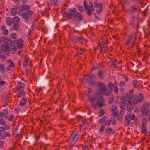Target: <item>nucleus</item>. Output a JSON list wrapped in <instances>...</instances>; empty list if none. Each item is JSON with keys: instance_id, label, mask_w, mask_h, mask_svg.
I'll use <instances>...</instances> for the list:
<instances>
[{"instance_id": "e433bc0d", "label": "nucleus", "mask_w": 150, "mask_h": 150, "mask_svg": "<svg viewBox=\"0 0 150 150\" xmlns=\"http://www.w3.org/2000/svg\"><path fill=\"white\" fill-rule=\"evenodd\" d=\"M111 121L110 120H106L105 123V125L107 126L109 125L111 123Z\"/></svg>"}, {"instance_id": "6e6d98bb", "label": "nucleus", "mask_w": 150, "mask_h": 150, "mask_svg": "<svg viewBox=\"0 0 150 150\" xmlns=\"http://www.w3.org/2000/svg\"><path fill=\"white\" fill-rule=\"evenodd\" d=\"M104 127L103 125H102L101 126V127L100 128V132H103L104 131Z\"/></svg>"}, {"instance_id": "58836bf2", "label": "nucleus", "mask_w": 150, "mask_h": 150, "mask_svg": "<svg viewBox=\"0 0 150 150\" xmlns=\"http://www.w3.org/2000/svg\"><path fill=\"white\" fill-rule=\"evenodd\" d=\"M17 37V35L16 33H13L11 35V37L13 39H15Z\"/></svg>"}, {"instance_id": "0eeeda50", "label": "nucleus", "mask_w": 150, "mask_h": 150, "mask_svg": "<svg viewBox=\"0 0 150 150\" xmlns=\"http://www.w3.org/2000/svg\"><path fill=\"white\" fill-rule=\"evenodd\" d=\"M94 5L96 8L97 13L98 14L100 13L103 11V7L101 3L99 2H97V1L96 0L94 2Z\"/></svg>"}, {"instance_id": "20e7f679", "label": "nucleus", "mask_w": 150, "mask_h": 150, "mask_svg": "<svg viewBox=\"0 0 150 150\" xmlns=\"http://www.w3.org/2000/svg\"><path fill=\"white\" fill-rule=\"evenodd\" d=\"M149 103L147 102H145L143 105L142 110L143 115L147 116L150 113V108L148 109Z\"/></svg>"}, {"instance_id": "e2e57ef3", "label": "nucleus", "mask_w": 150, "mask_h": 150, "mask_svg": "<svg viewBox=\"0 0 150 150\" xmlns=\"http://www.w3.org/2000/svg\"><path fill=\"white\" fill-rule=\"evenodd\" d=\"M1 29L2 30H4L6 29V27L4 26H3L1 27Z\"/></svg>"}, {"instance_id": "2eb2a0df", "label": "nucleus", "mask_w": 150, "mask_h": 150, "mask_svg": "<svg viewBox=\"0 0 150 150\" xmlns=\"http://www.w3.org/2000/svg\"><path fill=\"white\" fill-rule=\"evenodd\" d=\"M74 18L77 21H81L83 18V15L77 12Z\"/></svg>"}, {"instance_id": "a18cd8bd", "label": "nucleus", "mask_w": 150, "mask_h": 150, "mask_svg": "<svg viewBox=\"0 0 150 150\" xmlns=\"http://www.w3.org/2000/svg\"><path fill=\"white\" fill-rule=\"evenodd\" d=\"M27 65V61L26 60H24L23 63V66L24 67H26Z\"/></svg>"}, {"instance_id": "37998d69", "label": "nucleus", "mask_w": 150, "mask_h": 150, "mask_svg": "<svg viewBox=\"0 0 150 150\" xmlns=\"http://www.w3.org/2000/svg\"><path fill=\"white\" fill-rule=\"evenodd\" d=\"M105 117H104L102 119L100 120H99V123H100V124L103 123L104 122V121L105 120Z\"/></svg>"}, {"instance_id": "6ab92c4d", "label": "nucleus", "mask_w": 150, "mask_h": 150, "mask_svg": "<svg viewBox=\"0 0 150 150\" xmlns=\"http://www.w3.org/2000/svg\"><path fill=\"white\" fill-rule=\"evenodd\" d=\"M105 42L102 41V42L100 43V47L102 49V51L105 53L107 49L106 48V46L105 45Z\"/></svg>"}, {"instance_id": "2f4dec72", "label": "nucleus", "mask_w": 150, "mask_h": 150, "mask_svg": "<svg viewBox=\"0 0 150 150\" xmlns=\"http://www.w3.org/2000/svg\"><path fill=\"white\" fill-rule=\"evenodd\" d=\"M7 62L9 65L8 66H10V67H11L13 68L14 67V65L12 61L11 60H7Z\"/></svg>"}, {"instance_id": "3c124183", "label": "nucleus", "mask_w": 150, "mask_h": 150, "mask_svg": "<svg viewBox=\"0 0 150 150\" xmlns=\"http://www.w3.org/2000/svg\"><path fill=\"white\" fill-rule=\"evenodd\" d=\"M10 126L9 125H6V126L4 127L5 130H8L10 128Z\"/></svg>"}, {"instance_id": "a19ab883", "label": "nucleus", "mask_w": 150, "mask_h": 150, "mask_svg": "<svg viewBox=\"0 0 150 150\" xmlns=\"http://www.w3.org/2000/svg\"><path fill=\"white\" fill-rule=\"evenodd\" d=\"M134 86L136 87L137 86V81L136 80H134L133 82Z\"/></svg>"}, {"instance_id": "7c9ffc66", "label": "nucleus", "mask_w": 150, "mask_h": 150, "mask_svg": "<svg viewBox=\"0 0 150 150\" xmlns=\"http://www.w3.org/2000/svg\"><path fill=\"white\" fill-rule=\"evenodd\" d=\"M112 129L110 127H108L105 129V132L106 134H109L112 132Z\"/></svg>"}, {"instance_id": "aec40b11", "label": "nucleus", "mask_w": 150, "mask_h": 150, "mask_svg": "<svg viewBox=\"0 0 150 150\" xmlns=\"http://www.w3.org/2000/svg\"><path fill=\"white\" fill-rule=\"evenodd\" d=\"M128 102L126 101L123 102L121 100V102L119 103V106L121 109H125L126 104H127Z\"/></svg>"}, {"instance_id": "4be33fe9", "label": "nucleus", "mask_w": 150, "mask_h": 150, "mask_svg": "<svg viewBox=\"0 0 150 150\" xmlns=\"http://www.w3.org/2000/svg\"><path fill=\"white\" fill-rule=\"evenodd\" d=\"M135 97L138 99V101L140 103L142 102L144 100V98L141 94H139L138 96H136Z\"/></svg>"}, {"instance_id": "79ce46f5", "label": "nucleus", "mask_w": 150, "mask_h": 150, "mask_svg": "<svg viewBox=\"0 0 150 150\" xmlns=\"http://www.w3.org/2000/svg\"><path fill=\"white\" fill-rule=\"evenodd\" d=\"M121 87H123L125 85V82L124 81H120L119 83Z\"/></svg>"}, {"instance_id": "864d4df0", "label": "nucleus", "mask_w": 150, "mask_h": 150, "mask_svg": "<svg viewBox=\"0 0 150 150\" xmlns=\"http://www.w3.org/2000/svg\"><path fill=\"white\" fill-rule=\"evenodd\" d=\"M114 99V98L113 96H112L111 98H110L109 100V103H110L112 101H113Z\"/></svg>"}, {"instance_id": "4c0bfd02", "label": "nucleus", "mask_w": 150, "mask_h": 150, "mask_svg": "<svg viewBox=\"0 0 150 150\" xmlns=\"http://www.w3.org/2000/svg\"><path fill=\"white\" fill-rule=\"evenodd\" d=\"M78 8H79V10L81 12H83L84 11V10L83 7L81 6H79L78 7Z\"/></svg>"}, {"instance_id": "680f3d73", "label": "nucleus", "mask_w": 150, "mask_h": 150, "mask_svg": "<svg viewBox=\"0 0 150 150\" xmlns=\"http://www.w3.org/2000/svg\"><path fill=\"white\" fill-rule=\"evenodd\" d=\"M0 129H1L0 130L2 131H4V130L5 129V128L4 127H0Z\"/></svg>"}, {"instance_id": "9d476101", "label": "nucleus", "mask_w": 150, "mask_h": 150, "mask_svg": "<svg viewBox=\"0 0 150 150\" xmlns=\"http://www.w3.org/2000/svg\"><path fill=\"white\" fill-rule=\"evenodd\" d=\"M101 100L102 101L101 102H97L96 103H92L91 104L92 107L94 108H96L98 107H101L104 105L103 104V99L102 97L101 98Z\"/></svg>"}, {"instance_id": "0e129e2a", "label": "nucleus", "mask_w": 150, "mask_h": 150, "mask_svg": "<svg viewBox=\"0 0 150 150\" xmlns=\"http://www.w3.org/2000/svg\"><path fill=\"white\" fill-rule=\"evenodd\" d=\"M124 89L123 88H120V92H123L124 91Z\"/></svg>"}, {"instance_id": "bb28decb", "label": "nucleus", "mask_w": 150, "mask_h": 150, "mask_svg": "<svg viewBox=\"0 0 150 150\" xmlns=\"http://www.w3.org/2000/svg\"><path fill=\"white\" fill-rule=\"evenodd\" d=\"M8 113L4 112H0V117L2 118L4 117L5 118H7L8 116Z\"/></svg>"}, {"instance_id": "b1692460", "label": "nucleus", "mask_w": 150, "mask_h": 150, "mask_svg": "<svg viewBox=\"0 0 150 150\" xmlns=\"http://www.w3.org/2000/svg\"><path fill=\"white\" fill-rule=\"evenodd\" d=\"M132 99V101H131V105H136L138 104L139 102V101H138V99H137V98H136L135 97V96Z\"/></svg>"}, {"instance_id": "338daca9", "label": "nucleus", "mask_w": 150, "mask_h": 150, "mask_svg": "<svg viewBox=\"0 0 150 150\" xmlns=\"http://www.w3.org/2000/svg\"><path fill=\"white\" fill-rule=\"evenodd\" d=\"M112 84L111 83H110L108 84V86L110 88H111L112 86Z\"/></svg>"}, {"instance_id": "49530a36", "label": "nucleus", "mask_w": 150, "mask_h": 150, "mask_svg": "<svg viewBox=\"0 0 150 150\" xmlns=\"http://www.w3.org/2000/svg\"><path fill=\"white\" fill-rule=\"evenodd\" d=\"M114 90L116 92L117 94L118 92V89L117 86H115L114 88Z\"/></svg>"}, {"instance_id": "f03ea898", "label": "nucleus", "mask_w": 150, "mask_h": 150, "mask_svg": "<svg viewBox=\"0 0 150 150\" xmlns=\"http://www.w3.org/2000/svg\"><path fill=\"white\" fill-rule=\"evenodd\" d=\"M98 88L96 91V93L98 96H100L102 95H106L108 96L110 94L111 92V90L110 91H108L106 87L105 84L102 83H100L98 84Z\"/></svg>"}, {"instance_id": "72a5a7b5", "label": "nucleus", "mask_w": 150, "mask_h": 150, "mask_svg": "<svg viewBox=\"0 0 150 150\" xmlns=\"http://www.w3.org/2000/svg\"><path fill=\"white\" fill-rule=\"evenodd\" d=\"M19 28V25L18 24H14L13 26V30L15 31H17Z\"/></svg>"}, {"instance_id": "de8ad7c7", "label": "nucleus", "mask_w": 150, "mask_h": 150, "mask_svg": "<svg viewBox=\"0 0 150 150\" xmlns=\"http://www.w3.org/2000/svg\"><path fill=\"white\" fill-rule=\"evenodd\" d=\"M105 112L104 111L102 110H100L99 111V115L100 116H102L103 115L104 113Z\"/></svg>"}, {"instance_id": "1a4fd4ad", "label": "nucleus", "mask_w": 150, "mask_h": 150, "mask_svg": "<svg viewBox=\"0 0 150 150\" xmlns=\"http://www.w3.org/2000/svg\"><path fill=\"white\" fill-rule=\"evenodd\" d=\"M76 12V10L74 8L69 10V12L67 16V18L69 19L74 18Z\"/></svg>"}, {"instance_id": "423d86ee", "label": "nucleus", "mask_w": 150, "mask_h": 150, "mask_svg": "<svg viewBox=\"0 0 150 150\" xmlns=\"http://www.w3.org/2000/svg\"><path fill=\"white\" fill-rule=\"evenodd\" d=\"M147 121V120L146 118H144L142 120V125L141 126V131L142 133L146 134L147 132V125L146 122Z\"/></svg>"}, {"instance_id": "f257e3e1", "label": "nucleus", "mask_w": 150, "mask_h": 150, "mask_svg": "<svg viewBox=\"0 0 150 150\" xmlns=\"http://www.w3.org/2000/svg\"><path fill=\"white\" fill-rule=\"evenodd\" d=\"M134 90H130L129 92L127 93L125 97H122L121 98V100L124 102L126 101L128 102L127 105V109L129 111L132 110V106L131 105V101L129 99H132L134 96L133 94Z\"/></svg>"}, {"instance_id": "c85d7f7f", "label": "nucleus", "mask_w": 150, "mask_h": 150, "mask_svg": "<svg viewBox=\"0 0 150 150\" xmlns=\"http://www.w3.org/2000/svg\"><path fill=\"white\" fill-rule=\"evenodd\" d=\"M20 21L19 18L18 16H16L13 18V23H18Z\"/></svg>"}, {"instance_id": "ddd939ff", "label": "nucleus", "mask_w": 150, "mask_h": 150, "mask_svg": "<svg viewBox=\"0 0 150 150\" xmlns=\"http://www.w3.org/2000/svg\"><path fill=\"white\" fill-rule=\"evenodd\" d=\"M135 38H133V35H131L129 36L128 39L127 40L126 42V45H129L132 41L134 40V39Z\"/></svg>"}, {"instance_id": "c9c22d12", "label": "nucleus", "mask_w": 150, "mask_h": 150, "mask_svg": "<svg viewBox=\"0 0 150 150\" xmlns=\"http://www.w3.org/2000/svg\"><path fill=\"white\" fill-rule=\"evenodd\" d=\"M137 8L136 7H131L129 10V11L131 13H133L134 11H136Z\"/></svg>"}, {"instance_id": "ea45409f", "label": "nucleus", "mask_w": 150, "mask_h": 150, "mask_svg": "<svg viewBox=\"0 0 150 150\" xmlns=\"http://www.w3.org/2000/svg\"><path fill=\"white\" fill-rule=\"evenodd\" d=\"M98 76L99 78H102L103 77V73L102 72L100 71H98Z\"/></svg>"}, {"instance_id": "4d7b16f0", "label": "nucleus", "mask_w": 150, "mask_h": 150, "mask_svg": "<svg viewBox=\"0 0 150 150\" xmlns=\"http://www.w3.org/2000/svg\"><path fill=\"white\" fill-rule=\"evenodd\" d=\"M6 83V82L4 81H1L0 82V85H4Z\"/></svg>"}, {"instance_id": "c756f323", "label": "nucleus", "mask_w": 150, "mask_h": 150, "mask_svg": "<svg viewBox=\"0 0 150 150\" xmlns=\"http://www.w3.org/2000/svg\"><path fill=\"white\" fill-rule=\"evenodd\" d=\"M58 1L59 0H50L51 4L55 6H57Z\"/></svg>"}, {"instance_id": "a211bd4d", "label": "nucleus", "mask_w": 150, "mask_h": 150, "mask_svg": "<svg viewBox=\"0 0 150 150\" xmlns=\"http://www.w3.org/2000/svg\"><path fill=\"white\" fill-rule=\"evenodd\" d=\"M27 102V99L24 98L20 101L19 105L21 107H23L25 105Z\"/></svg>"}, {"instance_id": "bf43d9fd", "label": "nucleus", "mask_w": 150, "mask_h": 150, "mask_svg": "<svg viewBox=\"0 0 150 150\" xmlns=\"http://www.w3.org/2000/svg\"><path fill=\"white\" fill-rule=\"evenodd\" d=\"M15 110L18 112L20 111V108H15Z\"/></svg>"}, {"instance_id": "dca6fc26", "label": "nucleus", "mask_w": 150, "mask_h": 150, "mask_svg": "<svg viewBox=\"0 0 150 150\" xmlns=\"http://www.w3.org/2000/svg\"><path fill=\"white\" fill-rule=\"evenodd\" d=\"M23 40L22 39H19L17 40L16 44L18 45V47L19 49H21L23 47Z\"/></svg>"}, {"instance_id": "39448f33", "label": "nucleus", "mask_w": 150, "mask_h": 150, "mask_svg": "<svg viewBox=\"0 0 150 150\" xmlns=\"http://www.w3.org/2000/svg\"><path fill=\"white\" fill-rule=\"evenodd\" d=\"M32 11L29 10L22 13V16L25 21V22H28L31 18V16L33 14Z\"/></svg>"}, {"instance_id": "f8f14e48", "label": "nucleus", "mask_w": 150, "mask_h": 150, "mask_svg": "<svg viewBox=\"0 0 150 150\" xmlns=\"http://www.w3.org/2000/svg\"><path fill=\"white\" fill-rule=\"evenodd\" d=\"M134 115H133L131 116L130 113H128L126 117V119L127 121V122L129 124L130 123V121L134 119Z\"/></svg>"}, {"instance_id": "603ef678", "label": "nucleus", "mask_w": 150, "mask_h": 150, "mask_svg": "<svg viewBox=\"0 0 150 150\" xmlns=\"http://www.w3.org/2000/svg\"><path fill=\"white\" fill-rule=\"evenodd\" d=\"M36 27V24L33 23L32 25V29L33 30H34L35 29Z\"/></svg>"}, {"instance_id": "4468645a", "label": "nucleus", "mask_w": 150, "mask_h": 150, "mask_svg": "<svg viewBox=\"0 0 150 150\" xmlns=\"http://www.w3.org/2000/svg\"><path fill=\"white\" fill-rule=\"evenodd\" d=\"M25 86V84L24 83L21 82H18L17 88L18 90L20 91H23V87Z\"/></svg>"}, {"instance_id": "f3484780", "label": "nucleus", "mask_w": 150, "mask_h": 150, "mask_svg": "<svg viewBox=\"0 0 150 150\" xmlns=\"http://www.w3.org/2000/svg\"><path fill=\"white\" fill-rule=\"evenodd\" d=\"M26 96L25 93L24 91H20L18 92L16 95V96L19 98H24Z\"/></svg>"}, {"instance_id": "052dcab7", "label": "nucleus", "mask_w": 150, "mask_h": 150, "mask_svg": "<svg viewBox=\"0 0 150 150\" xmlns=\"http://www.w3.org/2000/svg\"><path fill=\"white\" fill-rule=\"evenodd\" d=\"M5 134L8 137H10L11 135L8 132H5Z\"/></svg>"}, {"instance_id": "412c9836", "label": "nucleus", "mask_w": 150, "mask_h": 150, "mask_svg": "<svg viewBox=\"0 0 150 150\" xmlns=\"http://www.w3.org/2000/svg\"><path fill=\"white\" fill-rule=\"evenodd\" d=\"M30 7L29 6L26 5H22L21 6L20 10L21 11H25L29 9Z\"/></svg>"}, {"instance_id": "cd10ccee", "label": "nucleus", "mask_w": 150, "mask_h": 150, "mask_svg": "<svg viewBox=\"0 0 150 150\" xmlns=\"http://www.w3.org/2000/svg\"><path fill=\"white\" fill-rule=\"evenodd\" d=\"M11 14L13 16L16 15L17 13V10L16 8H12L11 11Z\"/></svg>"}, {"instance_id": "c03bdc74", "label": "nucleus", "mask_w": 150, "mask_h": 150, "mask_svg": "<svg viewBox=\"0 0 150 150\" xmlns=\"http://www.w3.org/2000/svg\"><path fill=\"white\" fill-rule=\"evenodd\" d=\"M111 122L113 124H115V118L114 117H112L111 118Z\"/></svg>"}, {"instance_id": "393cba45", "label": "nucleus", "mask_w": 150, "mask_h": 150, "mask_svg": "<svg viewBox=\"0 0 150 150\" xmlns=\"http://www.w3.org/2000/svg\"><path fill=\"white\" fill-rule=\"evenodd\" d=\"M13 23V21L12 19L9 17H8L6 18V23L8 25H11Z\"/></svg>"}, {"instance_id": "69168bd1", "label": "nucleus", "mask_w": 150, "mask_h": 150, "mask_svg": "<svg viewBox=\"0 0 150 150\" xmlns=\"http://www.w3.org/2000/svg\"><path fill=\"white\" fill-rule=\"evenodd\" d=\"M18 129V128H16L13 130V131H14L15 132H16Z\"/></svg>"}, {"instance_id": "f704fd0d", "label": "nucleus", "mask_w": 150, "mask_h": 150, "mask_svg": "<svg viewBox=\"0 0 150 150\" xmlns=\"http://www.w3.org/2000/svg\"><path fill=\"white\" fill-rule=\"evenodd\" d=\"M0 69L3 72H5L6 71L5 67L2 64H0Z\"/></svg>"}, {"instance_id": "09e8293b", "label": "nucleus", "mask_w": 150, "mask_h": 150, "mask_svg": "<svg viewBox=\"0 0 150 150\" xmlns=\"http://www.w3.org/2000/svg\"><path fill=\"white\" fill-rule=\"evenodd\" d=\"M13 68L11 67H10V66H8L7 67L6 70H7L8 71H11L13 69Z\"/></svg>"}, {"instance_id": "a878e982", "label": "nucleus", "mask_w": 150, "mask_h": 150, "mask_svg": "<svg viewBox=\"0 0 150 150\" xmlns=\"http://www.w3.org/2000/svg\"><path fill=\"white\" fill-rule=\"evenodd\" d=\"M76 39L77 42H80L81 44H82L85 40L84 38L83 37H76Z\"/></svg>"}, {"instance_id": "473e14b6", "label": "nucleus", "mask_w": 150, "mask_h": 150, "mask_svg": "<svg viewBox=\"0 0 150 150\" xmlns=\"http://www.w3.org/2000/svg\"><path fill=\"white\" fill-rule=\"evenodd\" d=\"M6 123L5 120L3 119V118L0 117V124L2 126L5 125Z\"/></svg>"}, {"instance_id": "5fc2aeb1", "label": "nucleus", "mask_w": 150, "mask_h": 150, "mask_svg": "<svg viewBox=\"0 0 150 150\" xmlns=\"http://www.w3.org/2000/svg\"><path fill=\"white\" fill-rule=\"evenodd\" d=\"M70 143L69 145V149H71L73 146L74 143H73V142H70Z\"/></svg>"}, {"instance_id": "5701e85b", "label": "nucleus", "mask_w": 150, "mask_h": 150, "mask_svg": "<svg viewBox=\"0 0 150 150\" xmlns=\"http://www.w3.org/2000/svg\"><path fill=\"white\" fill-rule=\"evenodd\" d=\"M111 112L113 115H116L117 113V110H116V106L115 105H113L111 109Z\"/></svg>"}, {"instance_id": "774afa93", "label": "nucleus", "mask_w": 150, "mask_h": 150, "mask_svg": "<svg viewBox=\"0 0 150 150\" xmlns=\"http://www.w3.org/2000/svg\"><path fill=\"white\" fill-rule=\"evenodd\" d=\"M117 118H118V119H119L120 120H121V119H122L121 117H120L119 116H117Z\"/></svg>"}, {"instance_id": "13d9d810", "label": "nucleus", "mask_w": 150, "mask_h": 150, "mask_svg": "<svg viewBox=\"0 0 150 150\" xmlns=\"http://www.w3.org/2000/svg\"><path fill=\"white\" fill-rule=\"evenodd\" d=\"M8 31L7 30H5L3 31V33L5 35L8 34Z\"/></svg>"}, {"instance_id": "8fccbe9b", "label": "nucleus", "mask_w": 150, "mask_h": 150, "mask_svg": "<svg viewBox=\"0 0 150 150\" xmlns=\"http://www.w3.org/2000/svg\"><path fill=\"white\" fill-rule=\"evenodd\" d=\"M14 117V115H12L8 118V120L10 121H11L13 119Z\"/></svg>"}, {"instance_id": "9b49d317", "label": "nucleus", "mask_w": 150, "mask_h": 150, "mask_svg": "<svg viewBox=\"0 0 150 150\" xmlns=\"http://www.w3.org/2000/svg\"><path fill=\"white\" fill-rule=\"evenodd\" d=\"M88 98L90 102L91 103L93 102L94 100L96 99V98L93 96H90V94L92 92V91L91 89H88Z\"/></svg>"}, {"instance_id": "6e6552de", "label": "nucleus", "mask_w": 150, "mask_h": 150, "mask_svg": "<svg viewBox=\"0 0 150 150\" xmlns=\"http://www.w3.org/2000/svg\"><path fill=\"white\" fill-rule=\"evenodd\" d=\"M79 136L77 134L73 133L69 138L68 139V141L69 142H73L74 143L78 139Z\"/></svg>"}, {"instance_id": "7ed1b4c3", "label": "nucleus", "mask_w": 150, "mask_h": 150, "mask_svg": "<svg viewBox=\"0 0 150 150\" xmlns=\"http://www.w3.org/2000/svg\"><path fill=\"white\" fill-rule=\"evenodd\" d=\"M83 6L85 10L86 11L87 14L88 15H91L92 14V12L94 11V8L93 5L91 2H90V6L87 5L86 1H83Z\"/></svg>"}]
</instances>
